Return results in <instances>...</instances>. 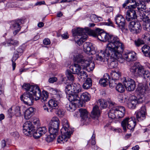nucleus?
I'll return each instance as SVG.
<instances>
[{
	"label": "nucleus",
	"mask_w": 150,
	"mask_h": 150,
	"mask_svg": "<svg viewBox=\"0 0 150 150\" xmlns=\"http://www.w3.org/2000/svg\"><path fill=\"white\" fill-rule=\"evenodd\" d=\"M91 21L95 22H97L102 20V18L100 17H98L95 14H93L91 16Z\"/></svg>",
	"instance_id": "nucleus-44"
},
{
	"label": "nucleus",
	"mask_w": 150,
	"mask_h": 150,
	"mask_svg": "<svg viewBox=\"0 0 150 150\" xmlns=\"http://www.w3.org/2000/svg\"><path fill=\"white\" fill-rule=\"evenodd\" d=\"M76 105H79V104L76 103V102H75L74 103H69L67 104V109L70 112H73L76 109Z\"/></svg>",
	"instance_id": "nucleus-38"
},
{
	"label": "nucleus",
	"mask_w": 150,
	"mask_h": 150,
	"mask_svg": "<svg viewBox=\"0 0 150 150\" xmlns=\"http://www.w3.org/2000/svg\"><path fill=\"white\" fill-rule=\"evenodd\" d=\"M87 30L85 29L80 28H77L72 30L73 36L75 37V40L79 46L87 39L88 36L86 32Z\"/></svg>",
	"instance_id": "nucleus-8"
},
{
	"label": "nucleus",
	"mask_w": 150,
	"mask_h": 150,
	"mask_svg": "<svg viewBox=\"0 0 150 150\" xmlns=\"http://www.w3.org/2000/svg\"><path fill=\"white\" fill-rule=\"evenodd\" d=\"M121 124L125 132L126 130V126L128 129L133 131L136 125L135 117H126L122 121Z\"/></svg>",
	"instance_id": "nucleus-10"
},
{
	"label": "nucleus",
	"mask_w": 150,
	"mask_h": 150,
	"mask_svg": "<svg viewBox=\"0 0 150 150\" xmlns=\"http://www.w3.org/2000/svg\"><path fill=\"white\" fill-rule=\"evenodd\" d=\"M57 81V79L55 77L50 78L49 79L48 81L50 83H53Z\"/></svg>",
	"instance_id": "nucleus-58"
},
{
	"label": "nucleus",
	"mask_w": 150,
	"mask_h": 150,
	"mask_svg": "<svg viewBox=\"0 0 150 150\" xmlns=\"http://www.w3.org/2000/svg\"><path fill=\"white\" fill-rule=\"evenodd\" d=\"M115 80L112 79L109 81V85L110 87L111 88H112L115 86L116 83L115 82Z\"/></svg>",
	"instance_id": "nucleus-51"
},
{
	"label": "nucleus",
	"mask_w": 150,
	"mask_h": 150,
	"mask_svg": "<svg viewBox=\"0 0 150 150\" xmlns=\"http://www.w3.org/2000/svg\"><path fill=\"white\" fill-rule=\"evenodd\" d=\"M134 98V99H130L127 103V107L130 109H134L135 108L136 105L138 101ZM132 97V98H133Z\"/></svg>",
	"instance_id": "nucleus-34"
},
{
	"label": "nucleus",
	"mask_w": 150,
	"mask_h": 150,
	"mask_svg": "<svg viewBox=\"0 0 150 150\" xmlns=\"http://www.w3.org/2000/svg\"><path fill=\"white\" fill-rule=\"evenodd\" d=\"M116 89L119 92L122 93L125 91V88L124 86L121 83H119L116 86Z\"/></svg>",
	"instance_id": "nucleus-40"
},
{
	"label": "nucleus",
	"mask_w": 150,
	"mask_h": 150,
	"mask_svg": "<svg viewBox=\"0 0 150 150\" xmlns=\"http://www.w3.org/2000/svg\"><path fill=\"white\" fill-rule=\"evenodd\" d=\"M146 110L144 106H142L136 114L137 120L141 121L145 119L146 118Z\"/></svg>",
	"instance_id": "nucleus-21"
},
{
	"label": "nucleus",
	"mask_w": 150,
	"mask_h": 150,
	"mask_svg": "<svg viewBox=\"0 0 150 150\" xmlns=\"http://www.w3.org/2000/svg\"><path fill=\"white\" fill-rule=\"evenodd\" d=\"M34 109L32 107L28 109L25 112L24 117L27 120L29 119L33 115Z\"/></svg>",
	"instance_id": "nucleus-30"
},
{
	"label": "nucleus",
	"mask_w": 150,
	"mask_h": 150,
	"mask_svg": "<svg viewBox=\"0 0 150 150\" xmlns=\"http://www.w3.org/2000/svg\"><path fill=\"white\" fill-rule=\"evenodd\" d=\"M124 48V46H122V50L118 52H117V54H115V55L116 57H112L110 54H106L107 55H109V59L108 60V66L110 69H113L116 68L118 66V63L116 61L117 60L120 63H122L124 61V59L122 58L121 53L123 52Z\"/></svg>",
	"instance_id": "nucleus-9"
},
{
	"label": "nucleus",
	"mask_w": 150,
	"mask_h": 150,
	"mask_svg": "<svg viewBox=\"0 0 150 150\" xmlns=\"http://www.w3.org/2000/svg\"><path fill=\"white\" fill-rule=\"evenodd\" d=\"M143 25L144 30L150 31V21L147 22H143Z\"/></svg>",
	"instance_id": "nucleus-49"
},
{
	"label": "nucleus",
	"mask_w": 150,
	"mask_h": 150,
	"mask_svg": "<svg viewBox=\"0 0 150 150\" xmlns=\"http://www.w3.org/2000/svg\"><path fill=\"white\" fill-rule=\"evenodd\" d=\"M115 20L116 23L122 30L125 29V18L122 15H117L115 17Z\"/></svg>",
	"instance_id": "nucleus-19"
},
{
	"label": "nucleus",
	"mask_w": 150,
	"mask_h": 150,
	"mask_svg": "<svg viewBox=\"0 0 150 150\" xmlns=\"http://www.w3.org/2000/svg\"><path fill=\"white\" fill-rule=\"evenodd\" d=\"M11 134L16 139L18 138L19 137L18 133L17 132H15L11 133Z\"/></svg>",
	"instance_id": "nucleus-57"
},
{
	"label": "nucleus",
	"mask_w": 150,
	"mask_h": 150,
	"mask_svg": "<svg viewBox=\"0 0 150 150\" xmlns=\"http://www.w3.org/2000/svg\"><path fill=\"white\" fill-rule=\"evenodd\" d=\"M143 38L146 40H150V33L146 32L144 34L142 35Z\"/></svg>",
	"instance_id": "nucleus-52"
},
{
	"label": "nucleus",
	"mask_w": 150,
	"mask_h": 150,
	"mask_svg": "<svg viewBox=\"0 0 150 150\" xmlns=\"http://www.w3.org/2000/svg\"><path fill=\"white\" fill-rule=\"evenodd\" d=\"M77 75L79 79L81 81H83L88 76L87 73L83 70L81 71Z\"/></svg>",
	"instance_id": "nucleus-36"
},
{
	"label": "nucleus",
	"mask_w": 150,
	"mask_h": 150,
	"mask_svg": "<svg viewBox=\"0 0 150 150\" xmlns=\"http://www.w3.org/2000/svg\"><path fill=\"white\" fill-rule=\"evenodd\" d=\"M19 54L16 53H15L13 55L12 59V66L13 67V70H14L16 67V63L15 62V61L18 58Z\"/></svg>",
	"instance_id": "nucleus-45"
},
{
	"label": "nucleus",
	"mask_w": 150,
	"mask_h": 150,
	"mask_svg": "<svg viewBox=\"0 0 150 150\" xmlns=\"http://www.w3.org/2000/svg\"><path fill=\"white\" fill-rule=\"evenodd\" d=\"M70 69L73 74H78L81 71V67L77 64H75L74 65L71 66Z\"/></svg>",
	"instance_id": "nucleus-33"
},
{
	"label": "nucleus",
	"mask_w": 150,
	"mask_h": 150,
	"mask_svg": "<svg viewBox=\"0 0 150 150\" xmlns=\"http://www.w3.org/2000/svg\"><path fill=\"white\" fill-rule=\"evenodd\" d=\"M34 96L32 93L26 92L22 95L20 97V99L21 101L27 105H31L33 103ZM34 97H35L34 96Z\"/></svg>",
	"instance_id": "nucleus-12"
},
{
	"label": "nucleus",
	"mask_w": 150,
	"mask_h": 150,
	"mask_svg": "<svg viewBox=\"0 0 150 150\" xmlns=\"http://www.w3.org/2000/svg\"><path fill=\"white\" fill-rule=\"evenodd\" d=\"M123 83L126 90L128 91H133L135 88V82L130 78L125 79Z\"/></svg>",
	"instance_id": "nucleus-16"
},
{
	"label": "nucleus",
	"mask_w": 150,
	"mask_h": 150,
	"mask_svg": "<svg viewBox=\"0 0 150 150\" xmlns=\"http://www.w3.org/2000/svg\"><path fill=\"white\" fill-rule=\"evenodd\" d=\"M92 85V80L90 78H87L83 83V87L84 89L89 88Z\"/></svg>",
	"instance_id": "nucleus-37"
},
{
	"label": "nucleus",
	"mask_w": 150,
	"mask_h": 150,
	"mask_svg": "<svg viewBox=\"0 0 150 150\" xmlns=\"http://www.w3.org/2000/svg\"><path fill=\"white\" fill-rule=\"evenodd\" d=\"M111 75L112 79L115 80H118L121 76L120 72L115 71H112Z\"/></svg>",
	"instance_id": "nucleus-39"
},
{
	"label": "nucleus",
	"mask_w": 150,
	"mask_h": 150,
	"mask_svg": "<svg viewBox=\"0 0 150 150\" xmlns=\"http://www.w3.org/2000/svg\"><path fill=\"white\" fill-rule=\"evenodd\" d=\"M56 114L59 117H62L64 115L65 111L62 109H59L56 111Z\"/></svg>",
	"instance_id": "nucleus-48"
},
{
	"label": "nucleus",
	"mask_w": 150,
	"mask_h": 150,
	"mask_svg": "<svg viewBox=\"0 0 150 150\" xmlns=\"http://www.w3.org/2000/svg\"><path fill=\"white\" fill-rule=\"evenodd\" d=\"M110 77L108 74H105L104 76L103 79H101L99 81L100 85L103 87L107 85V81L110 79Z\"/></svg>",
	"instance_id": "nucleus-35"
},
{
	"label": "nucleus",
	"mask_w": 150,
	"mask_h": 150,
	"mask_svg": "<svg viewBox=\"0 0 150 150\" xmlns=\"http://www.w3.org/2000/svg\"><path fill=\"white\" fill-rule=\"evenodd\" d=\"M56 137L55 135L50 134L46 137L45 140L47 142H51Z\"/></svg>",
	"instance_id": "nucleus-47"
},
{
	"label": "nucleus",
	"mask_w": 150,
	"mask_h": 150,
	"mask_svg": "<svg viewBox=\"0 0 150 150\" xmlns=\"http://www.w3.org/2000/svg\"><path fill=\"white\" fill-rule=\"evenodd\" d=\"M53 97L54 99V100L57 101H57L60 100V96L58 94H57L55 95H54L53 96Z\"/></svg>",
	"instance_id": "nucleus-60"
},
{
	"label": "nucleus",
	"mask_w": 150,
	"mask_h": 150,
	"mask_svg": "<svg viewBox=\"0 0 150 150\" xmlns=\"http://www.w3.org/2000/svg\"><path fill=\"white\" fill-rule=\"evenodd\" d=\"M62 123V127L61 130V135L58 137L57 141L58 143L64 144L69 139L73 131L66 120H63Z\"/></svg>",
	"instance_id": "nucleus-4"
},
{
	"label": "nucleus",
	"mask_w": 150,
	"mask_h": 150,
	"mask_svg": "<svg viewBox=\"0 0 150 150\" xmlns=\"http://www.w3.org/2000/svg\"><path fill=\"white\" fill-rule=\"evenodd\" d=\"M78 99H75L72 102H76V103H78L79 105L81 104V101L84 102L89 100L90 99V95L87 92L83 93L82 94H79L78 95Z\"/></svg>",
	"instance_id": "nucleus-20"
},
{
	"label": "nucleus",
	"mask_w": 150,
	"mask_h": 150,
	"mask_svg": "<svg viewBox=\"0 0 150 150\" xmlns=\"http://www.w3.org/2000/svg\"><path fill=\"white\" fill-rule=\"evenodd\" d=\"M111 109L108 114V117L111 119L116 118H121L124 117L125 113V108L121 106H117L115 102H109Z\"/></svg>",
	"instance_id": "nucleus-5"
},
{
	"label": "nucleus",
	"mask_w": 150,
	"mask_h": 150,
	"mask_svg": "<svg viewBox=\"0 0 150 150\" xmlns=\"http://www.w3.org/2000/svg\"><path fill=\"white\" fill-rule=\"evenodd\" d=\"M137 90L138 91V93L140 97L138 99L140 100V102H142L143 101L142 99L144 97V95L149 91L148 90V86L141 87L139 86Z\"/></svg>",
	"instance_id": "nucleus-25"
},
{
	"label": "nucleus",
	"mask_w": 150,
	"mask_h": 150,
	"mask_svg": "<svg viewBox=\"0 0 150 150\" xmlns=\"http://www.w3.org/2000/svg\"><path fill=\"white\" fill-rule=\"evenodd\" d=\"M109 55H107L105 52V50L102 52H101L98 54H96V59L100 62H108Z\"/></svg>",
	"instance_id": "nucleus-22"
},
{
	"label": "nucleus",
	"mask_w": 150,
	"mask_h": 150,
	"mask_svg": "<svg viewBox=\"0 0 150 150\" xmlns=\"http://www.w3.org/2000/svg\"><path fill=\"white\" fill-rule=\"evenodd\" d=\"M59 123L58 118L56 117H54L52 119L50 122V126L59 128Z\"/></svg>",
	"instance_id": "nucleus-32"
},
{
	"label": "nucleus",
	"mask_w": 150,
	"mask_h": 150,
	"mask_svg": "<svg viewBox=\"0 0 150 150\" xmlns=\"http://www.w3.org/2000/svg\"><path fill=\"white\" fill-rule=\"evenodd\" d=\"M129 27L130 31L134 33H138L141 30L142 28L140 23L136 21L130 22Z\"/></svg>",
	"instance_id": "nucleus-14"
},
{
	"label": "nucleus",
	"mask_w": 150,
	"mask_h": 150,
	"mask_svg": "<svg viewBox=\"0 0 150 150\" xmlns=\"http://www.w3.org/2000/svg\"><path fill=\"white\" fill-rule=\"evenodd\" d=\"M98 104L103 108H105L108 105L107 101L104 99L99 100L98 101Z\"/></svg>",
	"instance_id": "nucleus-42"
},
{
	"label": "nucleus",
	"mask_w": 150,
	"mask_h": 150,
	"mask_svg": "<svg viewBox=\"0 0 150 150\" xmlns=\"http://www.w3.org/2000/svg\"><path fill=\"white\" fill-rule=\"evenodd\" d=\"M82 88L79 83H73L68 84L65 87V92L69 95L68 100L72 102L75 99H78V95L81 91Z\"/></svg>",
	"instance_id": "nucleus-3"
},
{
	"label": "nucleus",
	"mask_w": 150,
	"mask_h": 150,
	"mask_svg": "<svg viewBox=\"0 0 150 150\" xmlns=\"http://www.w3.org/2000/svg\"><path fill=\"white\" fill-rule=\"evenodd\" d=\"M23 132L26 136L33 134L35 131V127H34L32 123L30 121H27L23 125Z\"/></svg>",
	"instance_id": "nucleus-13"
},
{
	"label": "nucleus",
	"mask_w": 150,
	"mask_h": 150,
	"mask_svg": "<svg viewBox=\"0 0 150 150\" xmlns=\"http://www.w3.org/2000/svg\"><path fill=\"white\" fill-rule=\"evenodd\" d=\"M22 87L27 91L26 92L32 93L35 96V99L36 100L40 99L42 102L44 103L47 101L48 97V93L45 92L41 94V91L38 86L30 85L29 84L24 83Z\"/></svg>",
	"instance_id": "nucleus-2"
},
{
	"label": "nucleus",
	"mask_w": 150,
	"mask_h": 150,
	"mask_svg": "<svg viewBox=\"0 0 150 150\" xmlns=\"http://www.w3.org/2000/svg\"><path fill=\"white\" fill-rule=\"evenodd\" d=\"M123 58L125 59L128 62H132L135 60L137 58L134 53L130 52L126 53Z\"/></svg>",
	"instance_id": "nucleus-28"
},
{
	"label": "nucleus",
	"mask_w": 150,
	"mask_h": 150,
	"mask_svg": "<svg viewBox=\"0 0 150 150\" xmlns=\"http://www.w3.org/2000/svg\"><path fill=\"white\" fill-rule=\"evenodd\" d=\"M136 7L135 5H131L126 8V9H129L127 12L126 16V18L127 21H130L136 18L137 16L136 11L133 9Z\"/></svg>",
	"instance_id": "nucleus-11"
},
{
	"label": "nucleus",
	"mask_w": 150,
	"mask_h": 150,
	"mask_svg": "<svg viewBox=\"0 0 150 150\" xmlns=\"http://www.w3.org/2000/svg\"><path fill=\"white\" fill-rule=\"evenodd\" d=\"M135 5L138 6L137 9L139 11L138 14L141 11H144V10L146 9V6L145 4L142 1H139V2H136Z\"/></svg>",
	"instance_id": "nucleus-31"
},
{
	"label": "nucleus",
	"mask_w": 150,
	"mask_h": 150,
	"mask_svg": "<svg viewBox=\"0 0 150 150\" xmlns=\"http://www.w3.org/2000/svg\"><path fill=\"white\" fill-rule=\"evenodd\" d=\"M22 20H17L13 21L11 22L10 28L14 30L13 34L16 35L20 30L21 27L20 25L22 23Z\"/></svg>",
	"instance_id": "nucleus-18"
},
{
	"label": "nucleus",
	"mask_w": 150,
	"mask_h": 150,
	"mask_svg": "<svg viewBox=\"0 0 150 150\" xmlns=\"http://www.w3.org/2000/svg\"><path fill=\"white\" fill-rule=\"evenodd\" d=\"M43 42V44L46 45H49L51 43L50 40L48 38H45L44 39Z\"/></svg>",
	"instance_id": "nucleus-56"
},
{
	"label": "nucleus",
	"mask_w": 150,
	"mask_h": 150,
	"mask_svg": "<svg viewBox=\"0 0 150 150\" xmlns=\"http://www.w3.org/2000/svg\"><path fill=\"white\" fill-rule=\"evenodd\" d=\"M74 61L81 63V68L83 69H86L88 67H89L90 70H92L94 68V64L92 62V59L91 57L85 59L83 58L82 55L79 54L74 55Z\"/></svg>",
	"instance_id": "nucleus-7"
},
{
	"label": "nucleus",
	"mask_w": 150,
	"mask_h": 150,
	"mask_svg": "<svg viewBox=\"0 0 150 150\" xmlns=\"http://www.w3.org/2000/svg\"><path fill=\"white\" fill-rule=\"evenodd\" d=\"M72 71L70 70H67L66 72V75L68 79L71 81H73L74 80V77L72 74Z\"/></svg>",
	"instance_id": "nucleus-43"
},
{
	"label": "nucleus",
	"mask_w": 150,
	"mask_h": 150,
	"mask_svg": "<svg viewBox=\"0 0 150 150\" xmlns=\"http://www.w3.org/2000/svg\"><path fill=\"white\" fill-rule=\"evenodd\" d=\"M100 111L97 105L94 106L91 113V117L93 119L97 120L100 117Z\"/></svg>",
	"instance_id": "nucleus-26"
},
{
	"label": "nucleus",
	"mask_w": 150,
	"mask_h": 150,
	"mask_svg": "<svg viewBox=\"0 0 150 150\" xmlns=\"http://www.w3.org/2000/svg\"><path fill=\"white\" fill-rule=\"evenodd\" d=\"M140 18L144 22L150 21V11H141L139 14Z\"/></svg>",
	"instance_id": "nucleus-23"
},
{
	"label": "nucleus",
	"mask_w": 150,
	"mask_h": 150,
	"mask_svg": "<svg viewBox=\"0 0 150 150\" xmlns=\"http://www.w3.org/2000/svg\"><path fill=\"white\" fill-rule=\"evenodd\" d=\"M58 128L50 126L49 128V131L50 134L56 136L58 134Z\"/></svg>",
	"instance_id": "nucleus-41"
},
{
	"label": "nucleus",
	"mask_w": 150,
	"mask_h": 150,
	"mask_svg": "<svg viewBox=\"0 0 150 150\" xmlns=\"http://www.w3.org/2000/svg\"><path fill=\"white\" fill-rule=\"evenodd\" d=\"M47 131V128L45 127H39L35 131L33 137L36 139L38 138L42 135L45 134Z\"/></svg>",
	"instance_id": "nucleus-24"
},
{
	"label": "nucleus",
	"mask_w": 150,
	"mask_h": 150,
	"mask_svg": "<svg viewBox=\"0 0 150 150\" xmlns=\"http://www.w3.org/2000/svg\"><path fill=\"white\" fill-rule=\"evenodd\" d=\"M51 91H52V93L54 95L58 94L57 91L56 90H54L53 88L51 89Z\"/></svg>",
	"instance_id": "nucleus-63"
},
{
	"label": "nucleus",
	"mask_w": 150,
	"mask_h": 150,
	"mask_svg": "<svg viewBox=\"0 0 150 150\" xmlns=\"http://www.w3.org/2000/svg\"><path fill=\"white\" fill-rule=\"evenodd\" d=\"M104 24L105 25L108 26H113V23L111 21L110 19V18L108 19L107 22H104Z\"/></svg>",
	"instance_id": "nucleus-55"
},
{
	"label": "nucleus",
	"mask_w": 150,
	"mask_h": 150,
	"mask_svg": "<svg viewBox=\"0 0 150 150\" xmlns=\"http://www.w3.org/2000/svg\"><path fill=\"white\" fill-rule=\"evenodd\" d=\"M23 49L22 48V47L20 46L17 50V51L18 53L19 54H21L23 52Z\"/></svg>",
	"instance_id": "nucleus-59"
},
{
	"label": "nucleus",
	"mask_w": 150,
	"mask_h": 150,
	"mask_svg": "<svg viewBox=\"0 0 150 150\" xmlns=\"http://www.w3.org/2000/svg\"><path fill=\"white\" fill-rule=\"evenodd\" d=\"M45 3L44 1H39L37 2V3H36L35 4V5L36 6H38V5H41L42 4H45Z\"/></svg>",
	"instance_id": "nucleus-61"
},
{
	"label": "nucleus",
	"mask_w": 150,
	"mask_h": 150,
	"mask_svg": "<svg viewBox=\"0 0 150 150\" xmlns=\"http://www.w3.org/2000/svg\"><path fill=\"white\" fill-rule=\"evenodd\" d=\"M8 44H11L14 45H18V42L16 40H13L10 39L8 41Z\"/></svg>",
	"instance_id": "nucleus-50"
},
{
	"label": "nucleus",
	"mask_w": 150,
	"mask_h": 150,
	"mask_svg": "<svg viewBox=\"0 0 150 150\" xmlns=\"http://www.w3.org/2000/svg\"><path fill=\"white\" fill-rule=\"evenodd\" d=\"M79 113L80 114V116L83 120L86 121L88 118V112L86 109L81 108L79 110Z\"/></svg>",
	"instance_id": "nucleus-29"
},
{
	"label": "nucleus",
	"mask_w": 150,
	"mask_h": 150,
	"mask_svg": "<svg viewBox=\"0 0 150 150\" xmlns=\"http://www.w3.org/2000/svg\"><path fill=\"white\" fill-rule=\"evenodd\" d=\"M58 102L54 99H51L48 101V106L50 112H52L58 109Z\"/></svg>",
	"instance_id": "nucleus-27"
},
{
	"label": "nucleus",
	"mask_w": 150,
	"mask_h": 150,
	"mask_svg": "<svg viewBox=\"0 0 150 150\" xmlns=\"http://www.w3.org/2000/svg\"><path fill=\"white\" fill-rule=\"evenodd\" d=\"M1 146L2 147H4L6 146V142L4 140L2 141L1 142Z\"/></svg>",
	"instance_id": "nucleus-62"
},
{
	"label": "nucleus",
	"mask_w": 150,
	"mask_h": 150,
	"mask_svg": "<svg viewBox=\"0 0 150 150\" xmlns=\"http://www.w3.org/2000/svg\"><path fill=\"white\" fill-rule=\"evenodd\" d=\"M33 123L35 126H39L40 125V122L38 118H34L33 120Z\"/></svg>",
	"instance_id": "nucleus-53"
},
{
	"label": "nucleus",
	"mask_w": 150,
	"mask_h": 150,
	"mask_svg": "<svg viewBox=\"0 0 150 150\" xmlns=\"http://www.w3.org/2000/svg\"><path fill=\"white\" fill-rule=\"evenodd\" d=\"M130 70L132 75L136 77H143L146 79L150 76L149 71L145 70L143 66L138 65L137 63H135L131 67Z\"/></svg>",
	"instance_id": "nucleus-6"
},
{
	"label": "nucleus",
	"mask_w": 150,
	"mask_h": 150,
	"mask_svg": "<svg viewBox=\"0 0 150 150\" xmlns=\"http://www.w3.org/2000/svg\"><path fill=\"white\" fill-rule=\"evenodd\" d=\"M8 114L10 117L15 115L16 117H20L22 115L21 108L19 106H13L8 110Z\"/></svg>",
	"instance_id": "nucleus-17"
},
{
	"label": "nucleus",
	"mask_w": 150,
	"mask_h": 150,
	"mask_svg": "<svg viewBox=\"0 0 150 150\" xmlns=\"http://www.w3.org/2000/svg\"><path fill=\"white\" fill-rule=\"evenodd\" d=\"M92 148L94 150H100L101 149L98 147L97 146H93L92 147Z\"/></svg>",
	"instance_id": "nucleus-64"
},
{
	"label": "nucleus",
	"mask_w": 150,
	"mask_h": 150,
	"mask_svg": "<svg viewBox=\"0 0 150 150\" xmlns=\"http://www.w3.org/2000/svg\"><path fill=\"white\" fill-rule=\"evenodd\" d=\"M134 44L137 47H139L142 45L144 44V42L143 40L138 39L134 41Z\"/></svg>",
	"instance_id": "nucleus-46"
},
{
	"label": "nucleus",
	"mask_w": 150,
	"mask_h": 150,
	"mask_svg": "<svg viewBox=\"0 0 150 150\" xmlns=\"http://www.w3.org/2000/svg\"><path fill=\"white\" fill-rule=\"evenodd\" d=\"M95 138V135L93 134L92 136L91 139L89 140L90 142L91 141V144L92 145L95 146V145L96 143Z\"/></svg>",
	"instance_id": "nucleus-54"
},
{
	"label": "nucleus",
	"mask_w": 150,
	"mask_h": 150,
	"mask_svg": "<svg viewBox=\"0 0 150 150\" xmlns=\"http://www.w3.org/2000/svg\"><path fill=\"white\" fill-rule=\"evenodd\" d=\"M93 35L95 37H97L101 41H108V43L105 49L106 54H110L112 57H116L115 54H118L117 52L122 50V46L124 45L117 36L103 32L99 28H96L93 32Z\"/></svg>",
	"instance_id": "nucleus-1"
},
{
	"label": "nucleus",
	"mask_w": 150,
	"mask_h": 150,
	"mask_svg": "<svg viewBox=\"0 0 150 150\" xmlns=\"http://www.w3.org/2000/svg\"><path fill=\"white\" fill-rule=\"evenodd\" d=\"M83 50L87 54H93L96 53L97 49L91 43L86 42L83 44Z\"/></svg>",
	"instance_id": "nucleus-15"
}]
</instances>
